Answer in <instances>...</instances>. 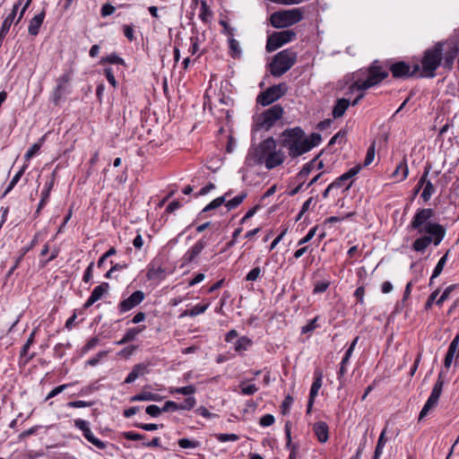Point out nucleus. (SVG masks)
<instances>
[{
    "label": "nucleus",
    "mask_w": 459,
    "mask_h": 459,
    "mask_svg": "<svg viewBox=\"0 0 459 459\" xmlns=\"http://www.w3.org/2000/svg\"><path fill=\"white\" fill-rule=\"evenodd\" d=\"M385 435H386V428H385L380 433V436L378 437V440H377V443L376 446V449L374 452L373 459H380V456L383 453L384 447L387 441Z\"/></svg>",
    "instance_id": "obj_25"
},
{
    "label": "nucleus",
    "mask_w": 459,
    "mask_h": 459,
    "mask_svg": "<svg viewBox=\"0 0 459 459\" xmlns=\"http://www.w3.org/2000/svg\"><path fill=\"white\" fill-rule=\"evenodd\" d=\"M45 136H42L38 143L32 144V146L27 151V152L24 155L25 160H30L39 152L43 144Z\"/></svg>",
    "instance_id": "obj_35"
},
{
    "label": "nucleus",
    "mask_w": 459,
    "mask_h": 459,
    "mask_svg": "<svg viewBox=\"0 0 459 459\" xmlns=\"http://www.w3.org/2000/svg\"><path fill=\"white\" fill-rule=\"evenodd\" d=\"M283 113V108L281 105H273L258 117L256 126L259 128L269 130L282 117Z\"/></svg>",
    "instance_id": "obj_9"
},
{
    "label": "nucleus",
    "mask_w": 459,
    "mask_h": 459,
    "mask_svg": "<svg viewBox=\"0 0 459 459\" xmlns=\"http://www.w3.org/2000/svg\"><path fill=\"white\" fill-rule=\"evenodd\" d=\"M53 186H54V179H51L49 182H47L45 184L44 189L41 192L42 198L48 200L49 195H50V191H51Z\"/></svg>",
    "instance_id": "obj_63"
},
{
    "label": "nucleus",
    "mask_w": 459,
    "mask_h": 459,
    "mask_svg": "<svg viewBox=\"0 0 459 459\" xmlns=\"http://www.w3.org/2000/svg\"><path fill=\"white\" fill-rule=\"evenodd\" d=\"M435 188L433 184L430 181H427L426 185L424 186L423 192L421 194V198L424 202H428L432 195L434 194Z\"/></svg>",
    "instance_id": "obj_42"
},
{
    "label": "nucleus",
    "mask_w": 459,
    "mask_h": 459,
    "mask_svg": "<svg viewBox=\"0 0 459 459\" xmlns=\"http://www.w3.org/2000/svg\"><path fill=\"white\" fill-rule=\"evenodd\" d=\"M229 48L230 56L233 58H238L241 56V48L239 46V42L234 38L230 37L229 39Z\"/></svg>",
    "instance_id": "obj_33"
},
{
    "label": "nucleus",
    "mask_w": 459,
    "mask_h": 459,
    "mask_svg": "<svg viewBox=\"0 0 459 459\" xmlns=\"http://www.w3.org/2000/svg\"><path fill=\"white\" fill-rule=\"evenodd\" d=\"M448 255H449V250L437 262L436 267L434 268L432 276L430 278L429 285H431L433 280L435 278H437V276H439L440 273H442V271L444 269V266H445V264H446V261L448 259Z\"/></svg>",
    "instance_id": "obj_28"
},
{
    "label": "nucleus",
    "mask_w": 459,
    "mask_h": 459,
    "mask_svg": "<svg viewBox=\"0 0 459 459\" xmlns=\"http://www.w3.org/2000/svg\"><path fill=\"white\" fill-rule=\"evenodd\" d=\"M375 158V146L372 144L367 151L366 158L363 162V167H367L372 163Z\"/></svg>",
    "instance_id": "obj_49"
},
{
    "label": "nucleus",
    "mask_w": 459,
    "mask_h": 459,
    "mask_svg": "<svg viewBox=\"0 0 459 459\" xmlns=\"http://www.w3.org/2000/svg\"><path fill=\"white\" fill-rule=\"evenodd\" d=\"M303 19V13L299 8L286 11L274 12L270 22L272 26L277 29L286 28L299 22Z\"/></svg>",
    "instance_id": "obj_7"
},
{
    "label": "nucleus",
    "mask_w": 459,
    "mask_h": 459,
    "mask_svg": "<svg viewBox=\"0 0 459 459\" xmlns=\"http://www.w3.org/2000/svg\"><path fill=\"white\" fill-rule=\"evenodd\" d=\"M196 392V388L193 385H189L182 387L170 388V394H179L183 395H191Z\"/></svg>",
    "instance_id": "obj_36"
},
{
    "label": "nucleus",
    "mask_w": 459,
    "mask_h": 459,
    "mask_svg": "<svg viewBox=\"0 0 459 459\" xmlns=\"http://www.w3.org/2000/svg\"><path fill=\"white\" fill-rule=\"evenodd\" d=\"M323 375L321 371H316L314 374V381L310 388L309 397L315 399L322 386Z\"/></svg>",
    "instance_id": "obj_26"
},
{
    "label": "nucleus",
    "mask_w": 459,
    "mask_h": 459,
    "mask_svg": "<svg viewBox=\"0 0 459 459\" xmlns=\"http://www.w3.org/2000/svg\"><path fill=\"white\" fill-rule=\"evenodd\" d=\"M107 355H108L107 351H100L95 357L90 359L87 361V365L94 367L100 361L101 359H103Z\"/></svg>",
    "instance_id": "obj_56"
},
{
    "label": "nucleus",
    "mask_w": 459,
    "mask_h": 459,
    "mask_svg": "<svg viewBox=\"0 0 459 459\" xmlns=\"http://www.w3.org/2000/svg\"><path fill=\"white\" fill-rule=\"evenodd\" d=\"M121 435L128 440H140L144 438L143 435L133 431L123 432Z\"/></svg>",
    "instance_id": "obj_61"
},
{
    "label": "nucleus",
    "mask_w": 459,
    "mask_h": 459,
    "mask_svg": "<svg viewBox=\"0 0 459 459\" xmlns=\"http://www.w3.org/2000/svg\"><path fill=\"white\" fill-rule=\"evenodd\" d=\"M157 397V394L150 393V392H143L142 394L134 395L131 397V402H136V401H155Z\"/></svg>",
    "instance_id": "obj_41"
},
{
    "label": "nucleus",
    "mask_w": 459,
    "mask_h": 459,
    "mask_svg": "<svg viewBox=\"0 0 459 459\" xmlns=\"http://www.w3.org/2000/svg\"><path fill=\"white\" fill-rule=\"evenodd\" d=\"M144 299V293L141 290L134 291L129 298L120 303V309L122 312H126L137 305H139Z\"/></svg>",
    "instance_id": "obj_16"
},
{
    "label": "nucleus",
    "mask_w": 459,
    "mask_h": 459,
    "mask_svg": "<svg viewBox=\"0 0 459 459\" xmlns=\"http://www.w3.org/2000/svg\"><path fill=\"white\" fill-rule=\"evenodd\" d=\"M455 285H450L446 287V290L443 291L442 295L440 296V298L437 300V305L441 306L443 302L449 298L451 292L455 290Z\"/></svg>",
    "instance_id": "obj_47"
},
{
    "label": "nucleus",
    "mask_w": 459,
    "mask_h": 459,
    "mask_svg": "<svg viewBox=\"0 0 459 459\" xmlns=\"http://www.w3.org/2000/svg\"><path fill=\"white\" fill-rule=\"evenodd\" d=\"M316 230H317V226L311 228L309 230V231L307 232V234L298 242V245L301 246V245H304V244L309 242L316 235Z\"/></svg>",
    "instance_id": "obj_53"
},
{
    "label": "nucleus",
    "mask_w": 459,
    "mask_h": 459,
    "mask_svg": "<svg viewBox=\"0 0 459 459\" xmlns=\"http://www.w3.org/2000/svg\"><path fill=\"white\" fill-rule=\"evenodd\" d=\"M321 135L318 133H312L308 137L305 136L306 152L317 146L321 143Z\"/></svg>",
    "instance_id": "obj_27"
},
{
    "label": "nucleus",
    "mask_w": 459,
    "mask_h": 459,
    "mask_svg": "<svg viewBox=\"0 0 459 459\" xmlns=\"http://www.w3.org/2000/svg\"><path fill=\"white\" fill-rule=\"evenodd\" d=\"M293 403V398L290 395H287L281 403V410L283 414H287L290 406Z\"/></svg>",
    "instance_id": "obj_60"
},
{
    "label": "nucleus",
    "mask_w": 459,
    "mask_h": 459,
    "mask_svg": "<svg viewBox=\"0 0 459 459\" xmlns=\"http://www.w3.org/2000/svg\"><path fill=\"white\" fill-rule=\"evenodd\" d=\"M297 53L290 48L277 53L269 65L270 73L274 77H281L296 63Z\"/></svg>",
    "instance_id": "obj_5"
},
{
    "label": "nucleus",
    "mask_w": 459,
    "mask_h": 459,
    "mask_svg": "<svg viewBox=\"0 0 459 459\" xmlns=\"http://www.w3.org/2000/svg\"><path fill=\"white\" fill-rule=\"evenodd\" d=\"M313 431L320 443H325L329 438V428L324 421L316 422L313 425Z\"/></svg>",
    "instance_id": "obj_20"
},
{
    "label": "nucleus",
    "mask_w": 459,
    "mask_h": 459,
    "mask_svg": "<svg viewBox=\"0 0 459 459\" xmlns=\"http://www.w3.org/2000/svg\"><path fill=\"white\" fill-rule=\"evenodd\" d=\"M230 195V192H227L223 196H220V197H217L215 198L214 200H212L209 204H207L203 212H208V211H211V210H213V209H216L218 207H220L222 204L225 203L226 201V197Z\"/></svg>",
    "instance_id": "obj_37"
},
{
    "label": "nucleus",
    "mask_w": 459,
    "mask_h": 459,
    "mask_svg": "<svg viewBox=\"0 0 459 459\" xmlns=\"http://www.w3.org/2000/svg\"><path fill=\"white\" fill-rule=\"evenodd\" d=\"M145 372V367L142 365H136L133 368V370L129 373V375L125 379V383L130 384L135 381L140 376H143Z\"/></svg>",
    "instance_id": "obj_29"
},
{
    "label": "nucleus",
    "mask_w": 459,
    "mask_h": 459,
    "mask_svg": "<svg viewBox=\"0 0 459 459\" xmlns=\"http://www.w3.org/2000/svg\"><path fill=\"white\" fill-rule=\"evenodd\" d=\"M123 32H124V35L126 36V38L129 41H133V40L135 39L134 30L132 25H128V24L124 25L123 26Z\"/></svg>",
    "instance_id": "obj_54"
},
{
    "label": "nucleus",
    "mask_w": 459,
    "mask_h": 459,
    "mask_svg": "<svg viewBox=\"0 0 459 459\" xmlns=\"http://www.w3.org/2000/svg\"><path fill=\"white\" fill-rule=\"evenodd\" d=\"M20 5L21 1H18V3L13 5L11 13H9V15L4 20L0 28V36H5L7 34Z\"/></svg>",
    "instance_id": "obj_22"
},
{
    "label": "nucleus",
    "mask_w": 459,
    "mask_h": 459,
    "mask_svg": "<svg viewBox=\"0 0 459 459\" xmlns=\"http://www.w3.org/2000/svg\"><path fill=\"white\" fill-rule=\"evenodd\" d=\"M402 174L400 178L398 179L399 181H403L404 180L407 176H408V173H409V169H408V166L406 164V161L405 160L403 161H401L395 168L394 171L393 172L392 174V177L394 178H397L399 176V174Z\"/></svg>",
    "instance_id": "obj_32"
},
{
    "label": "nucleus",
    "mask_w": 459,
    "mask_h": 459,
    "mask_svg": "<svg viewBox=\"0 0 459 459\" xmlns=\"http://www.w3.org/2000/svg\"><path fill=\"white\" fill-rule=\"evenodd\" d=\"M434 216V211L430 208H422L417 211L411 221V228L418 233H427L429 236H422L415 239L412 248L417 252H423L432 242L438 246L446 235V229L437 222L429 220Z\"/></svg>",
    "instance_id": "obj_1"
},
{
    "label": "nucleus",
    "mask_w": 459,
    "mask_h": 459,
    "mask_svg": "<svg viewBox=\"0 0 459 459\" xmlns=\"http://www.w3.org/2000/svg\"><path fill=\"white\" fill-rule=\"evenodd\" d=\"M178 411V403L176 402H173V401H167L163 407H162V411L163 412H167V411Z\"/></svg>",
    "instance_id": "obj_64"
},
{
    "label": "nucleus",
    "mask_w": 459,
    "mask_h": 459,
    "mask_svg": "<svg viewBox=\"0 0 459 459\" xmlns=\"http://www.w3.org/2000/svg\"><path fill=\"white\" fill-rule=\"evenodd\" d=\"M145 411L152 417H158L163 412L162 408H160L155 404L147 406Z\"/></svg>",
    "instance_id": "obj_51"
},
{
    "label": "nucleus",
    "mask_w": 459,
    "mask_h": 459,
    "mask_svg": "<svg viewBox=\"0 0 459 459\" xmlns=\"http://www.w3.org/2000/svg\"><path fill=\"white\" fill-rule=\"evenodd\" d=\"M65 89L61 84H57L54 92H53V102L57 105L60 100L63 98Z\"/></svg>",
    "instance_id": "obj_48"
},
{
    "label": "nucleus",
    "mask_w": 459,
    "mask_h": 459,
    "mask_svg": "<svg viewBox=\"0 0 459 459\" xmlns=\"http://www.w3.org/2000/svg\"><path fill=\"white\" fill-rule=\"evenodd\" d=\"M316 160V158L312 160L311 161L305 164L302 168V169L298 173L296 178L299 181H305L307 177L310 174V172L314 169L315 162Z\"/></svg>",
    "instance_id": "obj_30"
},
{
    "label": "nucleus",
    "mask_w": 459,
    "mask_h": 459,
    "mask_svg": "<svg viewBox=\"0 0 459 459\" xmlns=\"http://www.w3.org/2000/svg\"><path fill=\"white\" fill-rule=\"evenodd\" d=\"M389 69L394 78H409L416 75L420 72V65L415 64L412 68H411L404 61H399L391 65Z\"/></svg>",
    "instance_id": "obj_13"
},
{
    "label": "nucleus",
    "mask_w": 459,
    "mask_h": 459,
    "mask_svg": "<svg viewBox=\"0 0 459 459\" xmlns=\"http://www.w3.org/2000/svg\"><path fill=\"white\" fill-rule=\"evenodd\" d=\"M196 404V400L193 396H188L186 399L184 400L183 403H178V411L179 410H191L193 409Z\"/></svg>",
    "instance_id": "obj_43"
},
{
    "label": "nucleus",
    "mask_w": 459,
    "mask_h": 459,
    "mask_svg": "<svg viewBox=\"0 0 459 459\" xmlns=\"http://www.w3.org/2000/svg\"><path fill=\"white\" fill-rule=\"evenodd\" d=\"M178 446L182 448H195L199 446V442L187 438H181L178 440Z\"/></svg>",
    "instance_id": "obj_45"
},
{
    "label": "nucleus",
    "mask_w": 459,
    "mask_h": 459,
    "mask_svg": "<svg viewBox=\"0 0 459 459\" xmlns=\"http://www.w3.org/2000/svg\"><path fill=\"white\" fill-rule=\"evenodd\" d=\"M361 169V165H357L350 169L347 172L338 177L333 182L331 183V187L339 188L345 185L348 180H351Z\"/></svg>",
    "instance_id": "obj_18"
},
{
    "label": "nucleus",
    "mask_w": 459,
    "mask_h": 459,
    "mask_svg": "<svg viewBox=\"0 0 459 459\" xmlns=\"http://www.w3.org/2000/svg\"><path fill=\"white\" fill-rule=\"evenodd\" d=\"M166 269L156 261L152 262L148 265L147 278L150 281L160 282L166 278Z\"/></svg>",
    "instance_id": "obj_15"
},
{
    "label": "nucleus",
    "mask_w": 459,
    "mask_h": 459,
    "mask_svg": "<svg viewBox=\"0 0 459 459\" xmlns=\"http://www.w3.org/2000/svg\"><path fill=\"white\" fill-rule=\"evenodd\" d=\"M351 102L348 99H339L337 100L335 105L333 106V117L334 118H339V117H342L345 111L347 110V108H349Z\"/></svg>",
    "instance_id": "obj_24"
},
{
    "label": "nucleus",
    "mask_w": 459,
    "mask_h": 459,
    "mask_svg": "<svg viewBox=\"0 0 459 459\" xmlns=\"http://www.w3.org/2000/svg\"><path fill=\"white\" fill-rule=\"evenodd\" d=\"M346 132L345 131H339L336 134H334L331 140L329 141V145H333L336 143H342L344 141Z\"/></svg>",
    "instance_id": "obj_59"
},
{
    "label": "nucleus",
    "mask_w": 459,
    "mask_h": 459,
    "mask_svg": "<svg viewBox=\"0 0 459 459\" xmlns=\"http://www.w3.org/2000/svg\"><path fill=\"white\" fill-rule=\"evenodd\" d=\"M260 275H261L260 267H255L247 274L246 281H255L260 277Z\"/></svg>",
    "instance_id": "obj_52"
},
{
    "label": "nucleus",
    "mask_w": 459,
    "mask_h": 459,
    "mask_svg": "<svg viewBox=\"0 0 459 459\" xmlns=\"http://www.w3.org/2000/svg\"><path fill=\"white\" fill-rule=\"evenodd\" d=\"M274 417L272 414H265L263 417H261L259 420V424L262 427H269L274 423Z\"/></svg>",
    "instance_id": "obj_55"
},
{
    "label": "nucleus",
    "mask_w": 459,
    "mask_h": 459,
    "mask_svg": "<svg viewBox=\"0 0 459 459\" xmlns=\"http://www.w3.org/2000/svg\"><path fill=\"white\" fill-rule=\"evenodd\" d=\"M108 289L109 285L107 282H102L101 284L95 287V289L93 290L90 298L88 299L84 305L85 307H89L91 305H93L96 301L100 300L104 296V294L108 292Z\"/></svg>",
    "instance_id": "obj_19"
},
{
    "label": "nucleus",
    "mask_w": 459,
    "mask_h": 459,
    "mask_svg": "<svg viewBox=\"0 0 459 459\" xmlns=\"http://www.w3.org/2000/svg\"><path fill=\"white\" fill-rule=\"evenodd\" d=\"M318 319V316H316L312 320H310L306 325L302 326L301 333H308L313 332L316 328H317L316 321Z\"/></svg>",
    "instance_id": "obj_46"
},
{
    "label": "nucleus",
    "mask_w": 459,
    "mask_h": 459,
    "mask_svg": "<svg viewBox=\"0 0 459 459\" xmlns=\"http://www.w3.org/2000/svg\"><path fill=\"white\" fill-rule=\"evenodd\" d=\"M212 16V13L209 11L208 5L205 1L201 2V12L199 13V18L203 22H207V18Z\"/></svg>",
    "instance_id": "obj_44"
},
{
    "label": "nucleus",
    "mask_w": 459,
    "mask_h": 459,
    "mask_svg": "<svg viewBox=\"0 0 459 459\" xmlns=\"http://www.w3.org/2000/svg\"><path fill=\"white\" fill-rule=\"evenodd\" d=\"M34 335H35V331H33V332L30 334V336H29V338H28V340H27L26 343L23 345V347H22V351H21V356H26V355H27V353H28V351H29L30 347L31 346V344H32V343H33V342H34Z\"/></svg>",
    "instance_id": "obj_58"
},
{
    "label": "nucleus",
    "mask_w": 459,
    "mask_h": 459,
    "mask_svg": "<svg viewBox=\"0 0 459 459\" xmlns=\"http://www.w3.org/2000/svg\"><path fill=\"white\" fill-rule=\"evenodd\" d=\"M444 42H437L432 48L424 51L421 58V69L420 77L433 78L436 76L437 69L441 65L443 60Z\"/></svg>",
    "instance_id": "obj_4"
},
{
    "label": "nucleus",
    "mask_w": 459,
    "mask_h": 459,
    "mask_svg": "<svg viewBox=\"0 0 459 459\" xmlns=\"http://www.w3.org/2000/svg\"><path fill=\"white\" fill-rule=\"evenodd\" d=\"M45 11H41L39 13L36 14L30 21L28 27V32L31 36H37L39 31V28L41 27L44 18H45Z\"/></svg>",
    "instance_id": "obj_21"
},
{
    "label": "nucleus",
    "mask_w": 459,
    "mask_h": 459,
    "mask_svg": "<svg viewBox=\"0 0 459 459\" xmlns=\"http://www.w3.org/2000/svg\"><path fill=\"white\" fill-rule=\"evenodd\" d=\"M443 385L444 380L442 379L441 375H439L438 379L437 380L432 388L429 399L427 400L426 403L424 404L422 410L420 412L419 420L424 419V417L429 413V411L437 404L439 397L442 394Z\"/></svg>",
    "instance_id": "obj_12"
},
{
    "label": "nucleus",
    "mask_w": 459,
    "mask_h": 459,
    "mask_svg": "<svg viewBox=\"0 0 459 459\" xmlns=\"http://www.w3.org/2000/svg\"><path fill=\"white\" fill-rule=\"evenodd\" d=\"M254 157L256 163L264 164L267 169H273L284 162L285 153L281 148H277L276 141L273 137H268L255 149Z\"/></svg>",
    "instance_id": "obj_2"
},
{
    "label": "nucleus",
    "mask_w": 459,
    "mask_h": 459,
    "mask_svg": "<svg viewBox=\"0 0 459 459\" xmlns=\"http://www.w3.org/2000/svg\"><path fill=\"white\" fill-rule=\"evenodd\" d=\"M288 91V85L285 82L273 85L262 91L256 98L257 103L265 107L280 100Z\"/></svg>",
    "instance_id": "obj_8"
},
{
    "label": "nucleus",
    "mask_w": 459,
    "mask_h": 459,
    "mask_svg": "<svg viewBox=\"0 0 459 459\" xmlns=\"http://www.w3.org/2000/svg\"><path fill=\"white\" fill-rule=\"evenodd\" d=\"M251 344L252 341L248 337L242 336L237 340L234 348L237 352H241L247 351L251 346Z\"/></svg>",
    "instance_id": "obj_34"
},
{
    "label": "nucleus",
    "mask_w": 459,
    "mask_h": 459,
    "mask_svg": "<svg viewBox=\"0 0 459 459\" xmlns=\"http://www.w3.org/2000/svg\"><path fill=\"white\" fill-rule=\"evenodd\" d=\"M246 197H247V194L242 193V194L235 196L231 200H229L226 203V207L228 208L229 211L232 210V209L236 208L237 206H238L244 201V199Z\"/></svg>",
    "instance_id": "obj_40"
},
{
    "label": "nucleus",
    "mask_w": 459,
    "mask_h": 459,
    "mask_svg": "<svg viewBox=\"0 0 459 459\" xmlns=\"http://www.w3.org/2000/svg\"><path fill=\"white\" fill-rule=\"evenodd\" d=\"M458 344H459V333L450 342L448 351L446 354L445 360H444V366L446 368H449L452 364V361L454 359Z\"/></svg>",
    "instance_id": "obj_23"
},
{
    "label": "nucleus",
    "mask_w": 459,
    "mask_h": 459,
    "mask_svg": "<svg viewBox=\"0 0 459 459\" xmlns=\"http://www.w3.org/2000/svg\"><path fill=\"white\" fill-rule=\"evenodd\" d=\"M443 385L444 380L442 379L441 375H439L438 379L437 380L432 388L429 399L427 400L426 403L424 404L422 410L420 412L419 420L424 419V417L429 413V411L437 404L439 397L442 394Z\"/></svg>",
    "instance_id": "obj_11"
},
{
    "label": "nucleus",
    "mask_w": 459,
    "mask_h": 459,
    "mask_svg": "<svg viewBox=\"0 0 459 459\" xmlns=\"http://www.w3.org/2000/svg\"><path fill=\"white\" fill-rule=\"evenodd\" d=\"M241 387V393L245 395H251V394H254L255 393L257 392L258 388L256 387L255 385L252 384V385H240Z\"/></svg>",
    "instance_id": "obj_62"
},
{
    "label": "nucleus",
    "mask_w": 459,
    "mask_h": 459,
    "mask_svg": "<svg viewBox=\"0 0 459 459\" xmlns=\"http://www.w3.org/2000/svg\"><path fill=\"white\" fill-rule=\"evenodd\" d=\"M388 72L375 61L368 70L367 79L364 81H357L351 86V90L363 91L373 86L379 84L383 80L387 78Z\"/></svg>",
    "instance_id": "obj_6"
},
{
    "label": "nucleus",
    "mask_w": 459,
    "mask_h": 459,
    "mask_svg": "<svg viewBox=\"0 0 459 459\" xmlns=\"http://www.w3.org/2000/svg\"><path fill=\"white\" fill-rule=\"evenodd\" d=\"M143 329L144 326H138L128 329L125 336L119 342H117V344H122L134 340L136 337V335L140 333Z\"/></svg>",
    "instance_id": "obj_31"
},
{
    "label": "nucleus",
    "mask_w": 459,
    "mask_h": 459,
    "mask_svg": "<svg viewBox=\"0 0 459 459\" xmlns=\"http://www.w3.org/2000/svg\"><path fill=\"white\" fill-rule=\"evenodd\" d=\"M208 307H209L208 303L203 304V305L197 304V305L194 306L191 309L186 310L184 314L194 317L200 314L204 313L206 311V309L208 308Z\"/></svg>",
    "instance_id": "obj_38"
},
{
    "label": "nucleus",
    "mask_w": 459,
    "mask_h": 459,
    "mask_svg": "<svg viewBox=\"0 0 459 459\" xmlns=\"http://www.w3.org/2000/svg\"><path fill=\"white\" fill-rule=\"evenodd\" d=\"M448 48L443 56V65L445 68L451 69L453 67L455 57L459 53V42L449 41L447 42Z\"/></svg>",
    "instance_id": "obj_14"
},
{
    "label": "nucleus",
    "mask_w": 459,
    "mask_h": 459,
    "mask_svg": "<svg viewBox=\"0 0 459 459\" xmlns=\"http://www.w3.org/2000/svg\"><path fill=\"white\" fill-rule=\"evenodd\" d=\"M280 146L288 151L292 159L306 153L305 132L299 126L284 130L279 140Z\"/></svg>",
    "instance_id": "obj_3"
},
{
    "label": "nucleus",
    "mask_w": 459,
    "mask_h": 459,
    "mask_svg": "<svg viewBox=\"0 0 459 459\" xmlns=\"http://www.w3.org/2000/svg\"><path fill=\"white\" fill-rule=\"evenodd\" d=\"M216 438L220 441V442H228V441H237L238 440V436L236 435V434H225V433H221V434H218L216 436Z\"/></svg>",
    "instance_id": "obj_50"
},
{
    "label": "nucleus",
    "mask_w": 459,
    "mask_h": 459,
    "mask_svg": "<svg viewBox=\"0 0 459 459\" xmlns=\"http://www.w3.org/2000/svg\"><path fill=\"white\" fill-rule=\"evenodd\" d=\"M296 37V32L292 30L275 31L268 36L266 42V50L273 52L282 45L290 42Z\"/></svg>",
    "instance_id": "obj_10"
},
{
    "label": "nucleus",
    "mask_w": 459,
    "mask_h": 459,
    "mask_svg": "<svg viewBox=\"0 0 459 459\" xmlns=\"http://www.w3.org/2000/svg\"><path fill=\"white\" fill-rule=\"evenodd\" d=\"M83 436L84 437L90 442L91 443L92 445H94L95 446H97L98 448H104L105 447V444L100 441V439H98L94 435L93 433L91 432V429H86V432L83 433Z\"/></svg>",
    "instance_id": "obj_39"
},
{
    "label": "nucleus",
    "mask_w": 459,
    "mask_h": 459,
    "mask_svg": "<svg viewBox=\"0 0 459 459\" xmlns=\"http://www.w3.org/2000/svg\"><path fill=\"white\" fill-rule=\"evenodd\" d=\"M358 340H359V337H356L351 343L350 347L347 349V351L344 354V357L342 358L344 359V363H349V360L352 355V352L355 349Z\"/></svg>",
    "instance_id": "obj_57"
},
{
    "label": "nucleus",
    "mask_w": 459,
    "mask_h": 459,
    "mask_svg": "<svg viewBox=\"0 0 459 459\" xmlns=\"http://www.w3.org/2000/svg\"><path fill=\"white\" fill-rule=\"evenodd\" d=\"M206 247V241L204 238L198 240L183 256L184 264H190L201 254Z\"/></svg>",
    "instance_id": "obj_17"
}]
</instances>
